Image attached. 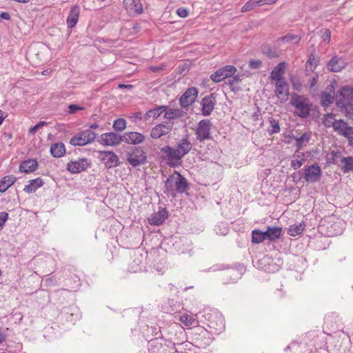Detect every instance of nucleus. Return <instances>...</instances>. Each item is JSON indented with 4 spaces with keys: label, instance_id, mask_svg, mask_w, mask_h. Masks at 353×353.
<instances>
[{
    "label": "nucleus",
    "instance_id": "obj_1",
    "mask_svg": "<svg viewBox=\"0 0 353 353\" xmlns=\"http://www.w3.org/2000/svg\"><path fill=\"white\" fill-rule=\"evenodd\" d=\"M188 188V183L187 179L180 174L178 172H175L165 181V193L168 195L174 196L176 193H183Z\"/></svg>",
    "mask_w": 353,
    "mask_h": 353
},
{
    "label": "nucleus",
    "instance_id": "obj_2",
    "mask_svg": "<svg viewBox=\"0 0 353 353\" xmlns=\"http://www.w3.org/2000/svg\"><path fill=\"white\" fill-rule=\"evenodd\" d=\"M290 103L295 108V114L301 117L307 118L312 108L310 100L303 95L294 94L290 99Z\"/></svg>",
    "mask_w": 353,
    "mask_h": 353
},
{
    "label": "nucleus",
    "instance_id": "obj_3",
    "mask_svg": "<svg viewBox=\"0 0 353 353\" xmlns=\"http://www.w3.org/2000/svg\"><path fill=\"white\" fill-rule=\"evenodd\" d=\"M334 217L330 218L327 220L321 221L319 226V230L321 233L328 236L339 235L342 233V221L336 219L332 220Z\"/></svg>",
    "mask_w": 353,
    "mask_h": 353
},
{
    "label": "nucleus",
    "instance_id": "obj_4",
    "mask_svg": "<svg viewBox=\"0 0 353 353\" xmlns=\"http://www.w3.org/2000/svg\"><path fill=\"white\" fill-rule=\"evenodd\" d=\"M126 157L128 163L132 167L143 165L147 159L145 152L140 147L130 148L126 152Z\"/></svg>",
    "mask_w": 353,
    "mask_h": 353
},
{
    "label": "nucleus",
    "instance_id": "obj_5",
    "mask_svg": "<svg viewBox=\"0 0 353 353\" xmlns=\"http://www.w3.org/2000/svg\"><path fill=\"white\" fill-rule=\"evenodd\" d=\"M97 134L90 129L85 130L75 134L70 141L74 146H84L94 141Z\"/></svg>",
    "mask_w": 353,
    "mask_h": 353
},
{
    "label": "nucleus",
    "instance_id": "obj_6",
    "mask_svg": "<svg viewBox=\"0 0 353 353\" xmlns=\"http://www.w3.org/2000/svg\"><path fill=\"white\" fill-rule=\"evenodd\" d=\"M212 123L209 119L201 120L195 129L196 140L203 142L212 139L211 130Z\"/></svg>",
    "mask_w": 353,
    "mask_h": 353
},
{
    "label": "nucleus",
    "instance_id": "obj_7",
    "mask_svg": "<svg viewBox=\"0 0 353 353\" xmlns=\"http://www.w3.org/2000/svg\"><path fill=\"white\" fill-rule=\"evenodd\" d=\"M91 166V162L86 158H78L72 160L67 164V170L72 174H78Z\"/></svg>",
    "mask_w": 353,
    "mask_h": 353
},
{
    "label": "nucleus",
    "instance_id": "obj_8",
    "mask_svg": "<svg viewBox=\"0 0 353 353\" xmlns=\"http://www.w3.org/2000/svg\"><path fill=\"white\" fill-rule=\"evenodd\" d=\"M161 152L164 154V159L168 161V163L172 166L175 165L183 158L176 148L170 145L163 147Z\"/></svg>",
    "mask_w": 353,
    "mask_h": 353
},
{
    "label": "nucleus",
    "instance_id": "obj_9",
    "mask_svg": "<svg viewBox=\"0 0 353 353\" xmlns=\"http://www.w3.org/2000/svg\"><path fill=\"white\" fill-rule=\"evenodd\" d=\"M236 72V68L234 65H225L212 73L210 79L214 82L219 83L228 77H232Z\"/></svg>",
    "mask_w": 353,
    "mask_h": 353
},
{
    "label": "nucleus",
    "instance_id": "obj_10",
    "mask_svg": "<svg viewBox=\"0 0 353 353\" xmlns=\"http://www.w3.org/2000/svg\"><path fill=\"white\" fill-rule=\"evenodd\" d=\"M99 158L107 168H112L119 165L118 156L112 151H100Z\"/></svg>",
    "mask_w": 353,
    "mask_h": 353
},
{
    "label": "nucleus",
    "instance_id": "obj_11",
    "mask_svg": "<svg viewBox=\"0 0 353 353\" xmlns=\"http://www.w3.org/2000/svg\"><path fill=\"white\" fill-rule=\"evenodd\" d=\"M198 93L197 88L194 87L188 88L179 99L180 105L183 108H189L194 103Z\"/></svg>",
    "mask_w": 353,
    "mask_h": 353
},
{
    "label": "nucleus",
    "instance_id": "obj_12",
    "mask_svg": "<svg viewBox=\"0 0 353 353\" xmlns=\"http://www.w3.org/2000/svg\"><path fill=\"white\" fill-rule=\"evenodd\" d=\"M216 103V94L214 93L204 97L201 101L202 114L205 117L209 116L213 112Z\"/></svg>",
    "mask_w": 353,
    "mask_h": 353
},
{
    "label": "nucleus",
    "instance_id": "obj_13",
    "mask_svg": "<svg viewBox=\"0 0 353 353\" xmlns=\"http://www.w3.org/2000/svg\"><path fill=\"white\" fill-rule=\"evenodd\" d=\"M99 142L106 146H115L122 142V135L116 132H107L102 134Z\"/></svg>",
    "mask_w": 353,
    "mask_h": 353
},
{
    "label": "nucleus",
    "instance_id": "obj_14",
    "mask_svg": "<svg viewBox=\"0 0 353 353\" xmlns=\"http://www.w3.org/2000/svg\"><path fill=\"white\" fill-rule=\"evenodd\" d=\"M321 170L318 164L315 163L305 168L304 179L307 183H314L320 180Z\"/></svg>",
    "mask_w": 353,
    "mask_h": 353
},
{
    "label": "nucleus",
    "instance_id": "obj_15",
    "mask_svg": "<svg viewBox=\"0 0 353 353\" xmlns=\"http://www.w3.org/2000/svg\"><path fill=\"white\" fill-rule=\"evenodd\" d=\"M123 6L130 16H137L143 12V6L140 0H124Z\"/></svg>",
    "mask_w": 353,
    "mask_h": 353
},
{
    "label": "nucleus",
    "instance_id": "obj_16",
    "mask_svg": "<svg viewBox=\"0 0 353 353\" xmlns=\"http://www.w3.org/2000/svg\"><path fill=\"white\" fill-rule=\"evenodd\" d=\"M274 92L276 96L279 98L281 102H285L288 100L289 95V85L285 79L276 81Z\"/></svg>",
    "mask_w": 353,
    "mask_h": 353
},
{
    "label": "nucleus",
    "instance_id": "obj_17",
    "mask_svg": "<svg viewBox=\"0 0 353 353\" xmlns=\"http://www.w3.org/2000/svg\"><path fill=\"white\" fill-rule=\"evenodd\" d=\"M172 125L159 123L154 125L150 131V137L154 139H157L163 136L170 133L172 130Z\"/></svg>",
    "mask_w": 353,
    "mask_h": 353
},
{
    "label": "nucleus",
    "instance_id": "obj_18",
    "mask_svg": "<svg viewBox=\"0 0 353 353\" xmlns=\"http://www.w3.org/2000/svg\"><path fill=\"white\" fill-rule=\"evenodd\" d=\"M145 139V136L139 132H129L122 135V141L132 145H137L143 143Z\"/></svg>",
    "mask_w": 353,
    "mask_h": 353
},
{
    "label": "nucleus",
    "instance_id": "obj_19",
    "mask_svg": "<svg viewBox=\"0 0 353 353\" xmlns=\"http://www.w3.org/2000/svg\"><path fill=\"white\" fill-rule=\"evenodd\" d=\"M335 89L333 85H329L321 95V104L323 107H328L334 100Z\"/></svg>",
    "mask_w": 353,
    "mask_h": 353
},
{
    "label": "nucleus",
    "instance_id": "obj_20",
    "mask_svg": "<svg viewBox=\"0 0 353 353\" xmlns=\"http://www.w3.org/2000/svg\"><path fill=\"white\" fill-rule=\"evenodd\" d=\"M168 211L164 208H159L157 212L152 214L149 218L148 221L150 224L154 225H161L168 218Z\"/></svg>",
    "mask_w": 353,
    "mask_h": 353
},
{
    "label": "nucleus",
    "instance_id": "obj_21",
    "mask_svg": "<svg viewBox=\"0 0 353 353\" xmlns=\"http://www.w3.org/2000/svg\"><path fill=\"white\" fill-rule=\"evenodd\" d=\"M345 60L335 55L327 63V68L331 72H337L345 68Z\"/></svg>",
    "mask_w": 353,
    "mask_h": 353
},
{
    "label": "nucleus",
    "instance_id": "obj_22",
    "mask_svg": "<svg viewBox=\"0 0 353 353\" xmlns=\"http://www.w3.org/2000/svg\"><path fill=\"white\" fill-rule=\"evenodd\" d=\"M80 14V7L78 5L73 6L67 17L66 23L69 28H72L78 22Z\"/></svg>",
    "mask_w": 353,
    "mask_h": 353
},
{
    "label": "nucleus",
    "instance_id": "obj_23",
    "mask_svg": "<svg viewBox=\"0 0 353 353\" xmlns=\"http://www.w3.org/2000/svg\"><path fill=\"white\" fill-rule=\"evenodd\" d=\"M176 148L182 157L187 154L192 148V144L188 139V135L180 139Z\"/></svg>",
    "mask_w": 353,
    "mask_h": 353
},
{
    "label": "nucleus",
    "instance_id": "obj_24",
    "mask_svg": "<svg viewBox=\"0 0 353 353\" xmlns=\"http://www.w3.org/2000/svg\"><path fill=\"white\" fill-rule=\"evenodd\" d=\"M285 62L279 63L272 70V72L270 73V78L272 80H274L276 81L284 80L285 78L283 77V75L285 74Z\"/></svg>",
    "mask_w": 353,
    "mask_h": 353
},
{
    "label": "nucleus",
    "instance_id": "obj_25",
    "mask_svg": "<svg viewBox=\"0 0 353 353\" xmlns=\"http://www.w3.org/2000/svg\"><path fill=\"white\" fill-rule=\"evenodd\" d=\"M186 114L185 112L179 108H167L165 111L163 118L168 121L183 117Z\"/></svg>",
    "mask_w": 353,
    "mask_h": 353
},
{
    "label": "nucleus",
    "instance_id": "obj_26",
    "mask_svg": "<svg viewBox=\"0 0 353 353\" xmlns=\"http://www.w3.org/2000/svg\"><path fill=\"white\" fill-rule=\"evenodd\" d=\"M167 108V105H160L150 109L143 115V119L147 121L151 118L153 119H157L163 112L165 113Z\"/></svg>",
    "mask_w": 353,
    "mask_h": 353
},
{
    "label": "nucleus",
    "instance_id": "obj_27",
    "mask_svg": "<svg viewBox=\"0 0 353 353\" xmlns=\"http://www.w3.org/2000/svg\"><path fill=\"white\" fill-rule=\"evenodd\" d=\"M38 168V163L34 159H28L23 161L19 166L21 172L29 173L34 172Z\"/></svg>",
    "mask_w": 353,
    "mask_h": 353
},
{
    "label": "nucleus",
    "instance_id": "obj_28",
    "mask_svg": "<svg viewBox=\"0 0 353 353\" xmlns=\"http://www.w3.org/2000/svg\"><path fill=\"white\" fill-rule=\"evenodd\" d=\"M17 179L12 175H8L3 176L0 180V192H5L10 186H12L16 181Z\"/></svg>",
    "mask_w": 353,
    "mask_h": 353
},
{
    "label": "nucleus",
    "instance_id": "obj_29",
    "mask_svg": "<svg viewBox=\"0 0 353 353\" xmlns=\"http://www.w3.org/2000/svg\"><path fill=\"white\" fill-rule=\"evenodd\" d=\"M43 185V180L41 178H37L29 181V184L24 187L23 190L28 193L34 192Z\"/></svg>",
    "mask_w": 353,
    "mask_h": 353
},
{
    "label": "nucleus",
    "instance_id": "obj_30",
    "mask_svg": "<svg viewBox=\"0 0 353 353\" xmlns=\"http://www.w3.org/2000/svg\"><path fill=\"white\" fill-rule=\"evenodd\" d=\"M51 154L56 158H59L65 154V148L63 143H56L51 145Z\"/></svg>",
    "mask_w": 353,
    "mask_h": 353
},
{
    "label": "nucleus",
    "instance_id": "obj_31",
    "mask_svg": "<svg viewBox=\"0 0 353 353\" xmlns=\"http://www.w3.org/2000/svg\"><path fill=\"white\" fill-rule=\"evenodd\" d=\"M216 321H210V327L221 332L225 329V321L221 315L216 316Z\"/></svg>",
    "mask_w": 353,
    "mask_h": 353
},
{
    "label": "nucleus",
    "instance_id": "obj_32",
    "mask_svg": "<svg viewBox=\"0 0 353 353\" xmlns=\"http://www.w3.org/2000/svg\"><path fill=\"white\" fill-rule=\"evenodd\" d=\"M348 123L342 119H338L335 123V125L333 128L334 131L336 132L339 135L343 136L344 132H346L349 128Z\"/></svg>",
    "mask_w": 353,
    "mask_h": 353
},
{
    "label": "nucleus",
    "instance_id": "obj_33",
    "mask_svg": "<svg viewBox=\"0 0 353 353\" xmlns=\"http://www.w3.org/2000/svg\"><path fill=\"white\" fill-rule=\"evenodd\" d=\"M341 161L343 165L342 170L344 173H348L350 171H353V157H343Z\"/></svg>",
    "mask_w": 353,
    "mask_h": 353
},
{
    "label": "nucleus",
    "instance_id": "obj_34",
    "mask_svg": "<svg viewBox=\"0 0 353 353\" xmlns=\"http://www.w3.org/2000/svg\"><path fill=\"white\" fill-rule=\"evenodd\" d=\"M294 159L291 161V167L294 170H297L301 168L305 161V156L303 153H300L294 155Z\"/></svg>",
    "mask_w": 353,
    "mask_h": 353
},
{
    "label": "nucleus",
    "instance_id": "obj_35",
    "mask_svg": "<svg viewBox=\"0 0 353 353\" xmlns=\"http://www.w3.org/2000/svg\"><path fill=\"white\" fill-rule=\"evenodd\" d=\"M305 225L300 223L298 225H292L288 230V234L290 236H295L301 234L304 230Z\"/></svg>",
    "mask_w": 353,
    "mask_h": 353
},
{
    "label": "nucleus",
    "instance_id": "obj_36",
    "mask_svg": "<svg viewBox=\"0 0 353 353\" xmlns=\"http://www.w3.org/2000/svg\"><path fill=\"white\" fill-rule=\"evenodd\" d=\"M337 120L338 119L334 118V114L333 113H327L324 115L322 122L326 128H334Z\"/></svg>",
    "mask_w": 353,
    "mask_h": 353
},
{
    "label": "nucleus",
    "instance_id": "obj_37",
    "mask_svg": "<svg viewBox=\"0 0 353 353\" xmlns=\"http://www.w3.org/2000/svg\"><path fill=\"white\" fill-rule=\"evenodd\" d=\"M270 234V241H274L280 238L281 235V228L279 227H268Z\"/></svg>",
    "mask_w": 353,
    "mask_h": 353
},
{
    "label": "nucleus",
    "instance_id": "obj_38",
    "mask_svg": "<svg viewBox=\"0 0 353 353\" xmlns=\"http://www.w3.org/2000/svg\"><path fill=\"white\" fill-rule=\"evenodd\" d=\"M310 134L308 133L303 134L300 137L296 138V146L297 150H300L302 148L303 144L307 143L310 141Z\"/></svg>",
    "mask_w": 353,
    "mask_h": 353
},
{
    "label": "nucleus",
    "instance_id": "obj_39",
    "mask_svg": "<svg viewBox=\"0 0 353 353\" xmlns=\"http://www.w3.org/2000/svg\"><path fill=\"white\" fill-rule=\"evenodd\" d=\"M180 321L185 326H194L197 323L196 319L193 316L188 314H184L181 315L180 317Z\"/></svg>",
    "mask_w": 353,
    "mask_h": 353
},
{
    "label": "nucleus",
    "instance_id": "obj_40",
    "mask_svg": "<svg viewBox=\"0 0 353 353\" xmlns=\"http://www.w3.org/2000/svg\"><path fill=\"white\" fill-rule=\"evenodd\" d=\"M269 122L271 127V128L268 130L269 134L272 135L273 134L279 133L281 130L279 121L271 117L269 119Z\"/></svg>",
    "mask_w": 353,
    "mask_h": 353
},
{
    "label": "nucleus",
    "instance_id": "obj_41",
    "mask_svg": "<svg viewBox=\"0 0 353 353\" xmlns=\"http://www.w3.org/2000/svg\"><path fill=\"white\" fill-rule=\"evenodd\" d=\"M316 65L317 61L316 60L313 54H311L306 62V73H307L308 72H313L314 70L316 68Z\"/></svg>",
    "mask_w": 353,
    "mask_h": 353
},
{
    "label": "nucleus",
    "instance_id": "obj_42",
    "mask_svg": "<svg viewBox=\"0 0 353 353\" xmlns=\"http://www.w3.org/2000/svg\"><path fill=\"white\" fill-rule=\"evenodd\" d=\"M252 241L254 243H261L264 241L262 231L260 230H254L252 232Z\"/></svg>",
    "mask_w": 353,
    "mask_h": 353
},
{
    "label": "nucleus",
    "instance_id": "obj_43",
    "mask_svg": "<svg viewBox=\"0 0 353 353\" xmlns=\"http://www.w3.org/2000/svg\"><path fill=\"white\" fill-rule=\"evenodd\" d=\"M290 42L294 41L295 43H298L300 41V38L298 35L288 33L286 35L281 37L278 39V41Z\"/></svg>",
    "mask_w": 353,
    "mask_h": 353
},
{
    "label": "nucleus",
    "instance_id": "obj_44",
    "mask_svg": "<svg viewBox=\"0 0 353 353\" xmlns=\"http://www.w3.org/2000/svg\"><path fill=\"white\" fill-rule=\"evenodd\" d=\"M126 128V121L124 119H117L114 121L113 128L117 132H122Z\"/></svg>",
    "mask_w": 353,
    "mask_h": 353
},
{
    "label": "nucleus",
    "instance_id": "obj_45",
    "mask_svg": "<svg viewBox=\"0 0 353 353\" xmlns=\"http://www.w3.org/2000/svg\"><path fill=\"white\" fill-rule=\"evenodd\" d=\"M256 6H260L258 0H249L242 8L241 12H246Z\"/></svg>",
    "mask_w": 353,
    "mask_h": 353
},
{
    "label": "nucleus",
    "instance_id": "obj_46",
    "mask_svg": "<svg viewBox=\"0 0 353 353\" xmlns=\"http://www.w3.org/2000/svg\"><path fill=\"white\" fill-rule=\"evenodd\" d=\"M349 142V145L353 146V127L350 126L348 130L344 132V135Z\"/></svg>",
    "mask_w": 353,
    "mask_h": 353
},
{
    "label": "nucleus",
    "instance_id": "obj_47",
    "mask_svg": "<svg viewBox=\"0 0 353 353\" xmlns=\"http://www.w3.org/2000/svg\"><path fill=\"white\" fill-rule=\"evenodd\" d=\"M322 41L326 43H329L331 39V32L328 29H324L321 30Z\"/></svg>",
    "mask_w": 353,
    "mask_h": 353
},
{
    "label": "nucleus",
    "instance_id": "obj_48",
    "mask_svg": "<svg viewBox=\"0 0 353 353\" xmlns=\"http://www.w3.org/2000/svg\"><path fill=\"white\" fill-rule=\"evenodd\" d=\"M262 65V62L259 59H251L249 61V67L252 69H259Z\"/></svg>",
    "mask_w": 353,
    "mask_h": 353
},
{
    "label": "nucleus",
    "instance_id": "obj_49",
    "mask_svg": "<svg viewBox=\"0 0 353 353\" xmlns=\"http://www.w3.org/2000/svg\"><path fill=\"white\" fill-rule=\"evenodd\" d=\"M130 120L134 123H137L140 121H141L143 119V117L142 116V113L140 112H137L134 113H132V115L130 117Z\"/></svg>",
    "mask_w": 353,
    "mask_h": 353
},
{
    "label": "nucleus",
    "instance_id": "obj_50",
    "mask_svg": "<svg viewBox=\"0 0 353 353\" xmlns=\"http://www.w3.org/2000/svg\"><path fill=\"white\" fill-rule=\"evenodd\" d=\"M84 108L76 104H70L68 107V112L70 114H74L77 110H82Z\"/></svg>",
    "mask_w": 353,
    "mask_h": 353
},
{
    "label": "nucleus",
    "instance_id": "obj_51",
    "mask_svg": "<svg viewBox=\"0 0 353 353\" xmlns=\"http://www.w3.org/2000/svg\"><path fill=\"white\" fill-rule=\"evenodd\" d=\"M47 124V123L46 121H40L39 122L37 125H35L34 126L32 127L30 130H29V133L31 134H34L36 133V132L41 127L46 125Z\"/></svg>",
    "mask_w": 353,
    "mask_h": 353
},
{
    "label": "nucleus",
    "instance_id": "obj_52",
    "mask_svg": "<svg viewBox=\"0 0 353 353\" xmlns=\"http://www.w3.org/2000/svg\"><path fill=\"white\" fill-rule=\"evenodd\" d=\"M8 219V214L6 212H0V230L3 228V226L6 221Z\"/></svg>",
    "mask_w": 353,
    "mask_h": 353
},
{
    "label": "nucleus",
    "instance_id": "obj_53",
    "mask_svg": "<svg viewBox=\"0 0 353 353\" xmlns=\"http://www.w3.org/2000/svg\"><path fill=\"white\" fill-rule=\"evenodd\" d=\"M176 14L182 18H185L188 15V11L186 8L181 7L176 10Z\"/></svg>",
    "mask_w": 353,
    "mask_h": 353
},
{
    "label": "nucleus",
    "instance_id": "obj_54",
    "mask_svg": "<svg viewBox=\"0 0 353 353\" xmlns=\"http://www.w3.org/2000/svg\"><path fill=\"white\" fill-rule=\"evenodd\" d=\"M265 53L270 58H273V57H275L276 56V53L275 50H273V49H272L270 48H268L265 50Z\"/></svg>",
    "mask_w": 353,
    "mask_h": 353
},
{
    "label": "nucleus",
    "instance_id": "obj_55",
    "mask_svg": "<svg viewBox=\"0 0 353 353\" xmlns=\"http://www.w3.org/2000/svg\"><path fill=\"white\" fill-rule=\"evenodd\" d=\"M277 0H258L260 6L264 5H272Z\"/></svg>",
    "mask_w": 353,
    "mask_h": 353
},
{
    "label": "nucleus",
    "instance_id": "obj_56",
    "mask_svg": "<svg viewBox=\"0 0 353 353\" xmlns=\"http://www.w3.org/2000/svg\"><path fill=\"white\" fill-rule=\"evenodd\" d=\"M165 68V65L163 64L159 66H151L150 68V70L153 72H157L160 70H163Z\"/></svg>",
    "mask_w": 353,
    "mask_h": 353
},
{
    "label": "nucleus",
    "instance_id": "obj_57",
    "mask_svg": "<svg viewBox=\"0 0 353 353\" xmlns=\"http://www.w3.org/2000/svg\"><path fill=\"white\" fill-rule=\"evenodd\" d=\"M318 78H319L318 75H315L310 79V88H313L316 85V83L318 81Z\"/></svg>",
    "mask_w": 353,
    "mask_h": 353
},
{
    "label": "nucleus",
    "instance_id": "obj_58",
    "mask_svg": "<svg viewBox=\"0 0 353 353\" xmlns=\"http://www.w3.org/2000/svg\"><path fill=\"white\" fill-rule=\"evenodd\" d=\"M0 18L6 20H10L11 17L8 12H3L0 14Z\"/></svg>",
    "mask_w": 353,
    "mask_h": 353
},
{
    "label": "nucleus",
    "instance_id": "obj_59",
    "mask_svg": "<svg viewBox=\"0 0 353 353\" xmlns=\"http://www.w3.org/2000/svg\"><path fill=\"white\" fill-rule=\"evenodd\" d=\"M240 81H241V79H240L239 76V75H236V76H234L232 77V79L230 80V83L231 85L234 84V83L238 84Z\"/></svg>",
    "mask_w": 353,
    "mask_h": 353
},
{
    "label": "nucleus",
    "instance_id": "obj_60",
    "mask_svg": "<svg viewBox=\"0 0 353 353\" xmlns=\"http://www.w3.org/2000/svg\"><path fill=\"white\" fill-rule=\"evenodd\" d=\"M118 88H121V89H124V88L132 89L133 88V85H130V84L119 83L118 85Z\"/></svg>",
    "mask_w": 353,
    "mask_h": 353
},
{
    "label": "nucleus",
    "instance_id": "obj_61",
    "mask_svg": "<svg viewBox=\"0 0 353 353\" xmlns=\"http://www.w3.org/2000/svg\"><path fill=\"white\" fill-rule=\"evenodd\" d=\"M6 117V114L5 112L0 110V125H1V123H3Z\"/></svg>",
    "mask_w": 353,
    "mask_h": 353
},
{
    "label": "nucleus",
    "instance_id": "obj_62",
    "mask_svg": "<svg viewBox=\"0 0 353 353\" xmlns=\"http://www.w3.org/2000/svg\"><path fill=\"white\" fill-rule=\"evenodd\" d=\"M262 234L263 236V238H264V241L266 240V239H268L270 240V234H269V230H268V228H267V230L265 231V232H262Z\"/></svg>",
    "mask_w": 353,
    "mask_h": 353
},
{
    "label": "nucleus",
    "instance_id": "obj_63",
    "mask_svg": "<svg viewBox=\"0 0 353 353\" xmlns=\"http://www.w3.org/2000/svg\"><path fill=\"white\" fill-rule=\"evenodd\" d=\"M5 336L1 333V332L0 331V344L5 341Z\"/></svg>",
    "mask_w": 353,
    "mask_h": 353
},
{
    "label": "nucleus",
    "instance_id": "obj_64",
    "mask_svg": "<svg viewBox=\"0 0 353 353\" xmlns=\"http://www.w3.org/2000/svg\"><path fill=\"white\" fill-rule=\"evenodd\" d=\"M99 128V124L94 123H92L91 125H90V130L91 129H97Z\"/></svg>",
    "mask_w": 353,
    "mask_h": 353
}]
</instances>
